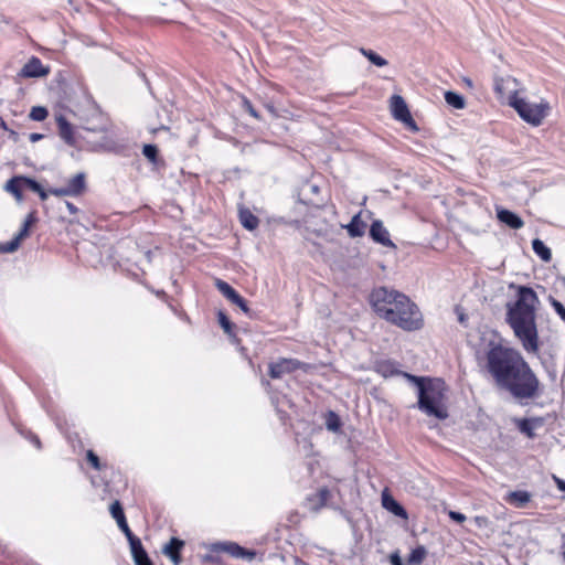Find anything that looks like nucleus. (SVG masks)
<instances>
[{
	"label": "nucleus",
	"instance_id": "nucleus-37",
	"mask_svg": "<svg viewBox=\"0 0 565 565\" xmlns=\"http://www.w3.org/2000/svg\"><path fill=\"white\" fill-rule=\"evenodd\" d=\"M233 305H236L245 315L252 317L250 309L247 305V301L238 294L235 299L232 301Z\"/></svg>",
	"mask_w": 565,
	"mask_h": 565
},
{
	"label": "nucleus",
	"instance_id": "nucleus-23",
	"mask_svg": "<svg viewBox=\"0 0 565 565\" xmlns=\"http://www.w3.org/2000/svg\"><path fill=\"white\" fill-rule=\"evenodd\" d=\"M330 498V490L328 488H320L313 497L309 498V500L313 502L312 508L315 510H320L321 508L327 505V502Z\"/></svg>",
	"mask_w": 565,
	"mask_h": 565
},
{
	"label": "nucleus",
	"instance_id": "nucleus-4",
	"mask_svg": "<svg viewBox=\"0 0 565 565\" xmlns=\"http://www.w3.org/2000/svg\"><path fill=\"white\" fill-rule=\"evenodd\" d=\"M525 362L522 354L512 348L495 344L487 353V369L500 387L518 367Z\"/></svg>",
	"mask_w": 565,
	"mask_h": 565
},
{
	"label": "nucleus",
	"instance_id": "nucleus-48",
	"mask_svg": "<svg viewBox=\"0 0 565 565\" xmlns=\"http://www.w3.org/2000/svg\"><path fill=\"white\" fill-rule=\"evenodd\" d=\"M135 564L136 565H153V563L151 562V559L149 558L148 555L140 559L135 561Z\"/></svg>",
	"mask_w": 565,
	"mask_h": 565
},
{
	"label": "nucleus",
	"instance_id": "nucleus-59",
	"mask_svg": "<svg viewBox=\"0 0 565 565\" xmlns=\"http://www.w3.org/2000/svg\"><path fill=\"white\" fill-rule=\"evenodd\" d=\"M465 82L467 83V85L471 86L472 85V82L470 79H465Z\"/></svg>",
	"mask_w": 565,
	"mask_h": 565
},
{
	"label": "nucleus",
	"instance_id": "nucleus-33",
	"mask_svg": "<svg viewBox=\"0 0 565 565\" xmlns=\"http://www.w3.org/2000/svg\"><path fill=\"white\" fill-rule=\"evenodd\" d=\"M217 320H218V323L220 326L222 327V329L224 330V332L228 335H232L233 334V331H234V323L231 322V320L228 319V317L226 316L225 312L223 311H218L217 312Z\"/></svg>",
	"mask_w": 565,
	"mask_h": 565
},
{
	"label": "nucleus",
	"instance_id": "nucleus-47",
	"mask_svg": "<svg viewBox=\"0 0 565 565\" xmlns=\"http://www.w3.org/2000/svg\"><path fill=\"white\" fill-rule=\"evenodd\" d=\"M390 562H391L392 565H405L403 563L398 552H395V553L391 554Z\"/></svg>",
	"mask_w": 565,
	"mask_h": 565
},
{
	"label": "nucleus",
	"instance_id": "nucleus-38",
	"mask_svg": "<svg viewBox=\"0 0 565 565\" xmlns=\"http://www.w3.org/2000/svg\"><path fill=\"white\" fill-rule=\"evenodd\" d=\"M327 427L332 431H337L340 427L339 417L333 412H330V416L327 420Z\"/></svg>",
	"mask_w": 565,
	"mask_h": 565
},
{
	"label": "nucleus",
	"instance_id": "nucleus-30",
	"mask_svg": "<svg viewBox=\"0 0 565 565\" xmlns=\"http://www.w3.org/2000/svg\"><path fill=\"white\" fill-rule=\"evenodd\" d=\"M427 555V551L425 546L419 545L412 550L411 554L408 555L407 562L411 565H420L423 561L425 559Z\"/></svg>",
	"mask_w": 565,
	"mask_h": 565
},
{
	"label": "nucleus",
	"instance_id": "nucleus-51",
	"mask_svg": "<svg viewBox=\"0 0 565 565\" xmlns=\"http://www.w3.org/2000/svg\"><path fill=\"white\" fill-rule=\"evenodd\" d=\"M36 193L39 194V196H40V199H41L42 201H45V200L47 199V195H49V193H50V192H49V191H45V190L41 186L40 192H36Z\"/></svg>",
	"mask_w": 565,
	"mask_h": 565
},
{
	"label": "nucleus",
	"instance_id": "nucleus-20",
	"mask_svg": "<svg viewBox=\"0 0 565 565\" xmlns=\"http://www.w3.org/2000/svg\"><path fill=\"white\" fill-rule=\"evenodd\" d=\"M375 371L383 377H391L394 375L402 374L396 367V364L392 361H380L375 365ZM405 373H403L404 375Z\"/></svg>",
	"mask_w": 565,
	"mask_h": 565
},
{
	"label": "nucleus",
	"instance_id": "nucleus-27",
	"mask_svg": "<svg viewBox=\"0 0 565 565\" xmlns=\"http://www.w3.org/2000/svg\"><path fill=\"white\" fill-rule=\"evenodd\" d=\"M215 287L231 302L238 295V292L230 284L220 278L215 279Z\"/></svg>",
	"mask_w": 565,
	"mask_h": 565
},
{
	"label": "nucleus",
	"instance_id": "nucleus-50",
	"mask_svg": "<svg viewBox=\"0 0 565 565\" xmlns=\"http://www.w3.org/2000/svg\"><path fill=\"white\" fill-rule=\"evenodd\" d=\"M42 138H43V135L36 134V132L31 134L29 137L30 141H32V142L39 141Z\"/></svg>",
	"mask_w": 565,
	"mask_h": 565
},
{
	"label": "nucleus",
	"instance_id": "nucleus-45",
	"mask_svg": "<svg viewBox=\"0 0 565 565\" xmlns=\"http://www.w3.org/2000/svg\"><path fill=\"white\" fill-rule=\"evenodd\" d=\"M448 515L452 521L457 523H462L466 521V515L457 511H449Z\"/></svg>",
	"mask_w": 565,
	"mask_h": 565
},
{
	"label": "nucleus",
	"instance_id": "nucleus-8",
	"mask_svg": "<svg viewBox=\"0 0 565 565\" xmlns=\"http://www.w3.org/2000/svg\"><path fill=\"white\" fill-rule=\"evenodd\" d=\"M390 106L394 119L403 122L411 130L418 131V127L409 113L408 106L401 95H393Z\"/></svg>",
	"mask_w": 565,
	"mask_h": 565
},
{
	"label": "nucleus",
	"instance_id": "nucleus-34",
	"mask_svg": "<svg viewBox=\"0 0 565 565\" xmlns=\"http://www.w3.org/2000/svg\"><path fill=\"white\" fill-rule=\"evenodd\" d=\"M109 512L111 516L116 520L117 524L126 519L124 509L119 501H114L110 504Z\"/></svg>",
	"mask_w": 565,
	"mask_h": 565
},
{
	"label": "nucleus",
	"instance_id": "nucleus-52",
	"mask_svg": "<svg viewBox=\"0 0 565 565\" xmlns=\"http://www.w3.org/2000/svg\"><path fill=\"white\" fill-rule=\"evenodd\" d=\"M266 109L268 110V113L273 116V117H277V113H276V109L273 105L270 104H266Z\"/></svg>",
	"mask_w": 565,
	"mask_h": 565
},
{
	"label": "nucleus",
	"instance_id": "nucleus-13",
	"mask_svg": "<svg viewBox=\"0 0 565 565\" xmlns=\"http://www.w3.org/2000/svg\"><path fill=\"white\" fill-rule=\"evenodd\" d=\"M184 546V542L178 537H171L169 543L164 546L163 553L170 557L174 565H179L181 563L180 552Z\"/></svg>",
	"mask_w": 565,
	"mask_h": 565
},
{
	"label": "nucleus",
	"instance_id": "nucleus-60",
	"mask_svg": "<svg viewBox=\"0 0 565 565\" xmlns=\"http://www.w3.org/2000/svg\"><path fill=\"white\" fill-rule=\"evenodd\" d=\"M309 203H310V204H312V205H319V204H318V203H316L313 200H310V201H309Z\"/></svg>",
	"mask_w": 565,
	"mask_h": 565
},
{
	"label": "nucleus",
	"instance_id": "nucleus-40",
	"mask_svg": "<svg viewBox=\"0 0 565 565\" xmlns=\"http://www.w3.org/2000/svg\"><path fill=\"white\" fill-rule=\"evenodd\" d=\"M550 300H551V305L554 308V310L556 311V313L561 317L562 320L565 321V307L553 297H551Z\"/></svg>",
	"mask_w": 565,
	"mask_h": 565
},
{
	"label": "nucleus",
	"instance_id": "nucleus-53",
	"mask_svg": "<svg viewBox=\"0 0 565 565\" xmlns=\"http://www.w3.org/2000/svg\"><path fill=\"white\" fill-rule=\"evenodd\" d=\"M487 518L484 516H476L475 518V522L479 525V526H482L483 524L487 523Z\"/></svg>",
	"mask_w": 565,
	"mask_h": 565
},
{
	"label": "nucleus",
	"instance_id": "nucleus-19",
	"mask_svg": "<svg viewBox=\"0 0 565 565\" xmlns=\"http://www.w3.org/2000/svg\"><path fill=\"white\" fill-rule=\"evenodd\" d=\"M366 224L361 220L360 214L352 217L351 222L345 226L351 237H360L365 232Z\"/></svg>",
	"mask_w": 565,
	"mask_h": 565
},
{
	"label": "nucleus",
	"instance_id": "nucleus-18",
	"mask_svg": "<svg viewBox=\"0 0 565 565\" xmlns=\"http://www.w3.org/2000/svg\"><path fill=\"white\" fill-rule=\"evenodd\" d=\"M57 126H58V134L61 138L68 145L74 143L73 138V128L72 125L64 118L63 116H60L57 118Z\"/></svg>",
	"mask_w": 565,
	"mask_h": 565
},
{
	"label": "nucleus",
	"instance_id": "nucleus-39",
	"mask_svg": "<svg viewBox=\"0 0 565 565\" xmlns=\"http://www.w3.org/2000/svg\"><path fill=\"white\" fill-rule=\"evenodd\" d=\"M19 246H20V242L18 239L13 238L12 241L1 245L0 252L12 253V252L17 250Z\"/></svg>",
	"mask_w": 565,
	"mask_h": 565
},
{
	"label": "nucleus",
	"instance_id": "nucleus-12",
	"mask_svg": "<svg viewBox=\"0 0 565 565\" xmlns=\"http://www.w3.org/2000/svg\"><path fill=\"white\" fill-rule=\"evenodd\" d=\"M47 70L43 67V64L39 57H31L26 64L19 72V76L24 78L40 77L47 74Z\"/></svg>",
	"mask_w": 565,
	"mask_h": 565
},
{
	"label": "nucleus",
	"instance_id": "nucleus-3",
	"mask_svg": "<svg viewBox=\"0 0 565 565\" xmlns=\"http://www.w3.org/2000/svg\"><path fill=\"white\" fill-rule=\"evenodd\" d=\"M404 376L416 384L418 391L417 407L423 413L438 419H446L448 417V411L445 405L447 387L443 380L425 379L408 373H405Z\"/></svg>",
	"mask_w": 565,
	"mask_h": 565
},
{
	"label": "nucleus",
	"instance_id": "nucleus-29",
	"mask_svg": "<svg viewBox=\"0 0 565 565\" xmlns=\"http://www.w3.org/2000/svg\"><path fill=\"white\" fill-rule=\"evenodd\" d=\"M36 222L35 212H31L26 215L23 225L19 233L14 236L15 239H18L20 243L23 238H25L29 235L30 227Z\"/></svg>",
	"mask_w": 565,
	"mask_h": 565
},
{
	"label": "nucleus",
	"instance_id": "nucleus-14",
	"mask_svg": "<svg viewBox=\"0 0 565 565\" xmlns=\"http://www.w3.org/2000/svg\"><path fill=\"white\" fill-rule=\"evenodd\" d=\"M498 220L513 230L523 227V220L512 211L501 209L497 213Z\"/></svg>",
	"mask_w": 565,
	"mask_h": 565
},
{
	"label": "nucleus",
	"instance_id": "nucleus-36",
	"mask_svg": "<svg viewBox=\"0 0 565 565\" xmlns=\"http://www.w3.org/2000/svg\"><path fill=\"white\" fill-rule=\"evenodd\" d=\"M21 182L23 185V190L26 189V190H30L35 193L40 192L41 186H42L36 180L31 179L29 177L21 175Z\"/></svg>",
	"mask_w": 565,
	"mask_h": 565
},
{
	"label": "nucleus",
	"instance_id": "nucleus-10",
	"mask_svg": "<svg viewBox=\"0 0 565 565\" xmlns=\"http://www.w3.org/2000/svg\"><path fill=\"white\" fill-rule=\"evenodd\" d=\"M305 364L297 359H280L268 366V374L271 379H280L286 373L302 369Z\"/></svg>",
	"mask_w": 565,
	"mask_h": 565
},
{
	"label": "nucleus",
	"instance_id": "nucleus-22",
	"mask_svg": "<svg viewBox=\"0 0 565 565\" xmlns=\"http://www.w3.org/2000/svg\"><path fill=\"white\" fill-rule=\"evenodd\" d=\"M4 189L10 192L19 202L22 201V191L23 185L21 182V175H17L11 178L7 183Z\"/></svg>",
	"mask_w": 565,
	"mask_h": 565
},
{
	"label": "nucleus",
	"instance_id": "nucleus-44",
	"mask_svg": "<svg viewBox=\"0 0 565 565\" xmlns=\"http://www.w3.org/2000/svg\"><path fill=\"white\" fill-rule=\"evenodd\" d=\"M49 192L55 196H71V192L67 186L50 189Z\"/></svg>",
	"mask_w": 565,
	"mask_h": 565
},
{
	"label": "nucleus",
	"instance_id": "nucleus-57",
	"mask_svg": "<svg viewBox=\"0 0 565 565\" xmlns=\"http://www.w3.org/2000/svg\"><path fill=\"white\" fill-rule=\"evenodd\" d=\"M0 21L4 23H9V21L4 18V15L0 14Z\"/></svg>",
	"mask_w": 565,
	"mask_h": 565
},
{
	"label": "nucleus",
	"instance_id": "nucleus-54",
	"mask_svg": "<svg viewBox=\"0 0 565 565\" xmlns=\"http://www.w3.org/2000/svg\"><path fill=\"white\" fill-rule=\"evenodd\" d=\"M8 132H9V137H10L13 141H17V140H18L19 135H18V132H17V131H14V130H12V129H9V130H8Z\"/></svg>",
	"mask_w": 565,
	"mask_h": 565
},
{
	"label": "nucleus",
	"instance_id": "nucleus-6",
	"mask_svg": "<svg viewBox=\"0 0 565 565\" xmlns=\"http://www.w3.org/2000/svg\"><path fill=\"white\" fill-rule=\"evenodd\" d=\"M510 106L515 109V111L524 121L531 124L532 126H540L543 119L547 116L550 109L547 102H541L536 104L530 103L521 97L510 102Z\"/></svg>",
	"mask_w": 565,
	"mask_h": 565
},
{
	"label": "nucleus",
	"instance_id": "nucleus-56",
	"mask_svg": "<svg viewBox=\"0 0 565 565\" xmlns=\"http://www.w3.org/2000/svg\"><path fill=\"white\" fill-rule=\"evenodd\" d=\"M0 128H2L6 131H8L10 129L7 125V122L2 118H0Z\"/></svg>",
	"mask_w": 565,
	"mask_h": 565
},
{
	"label": "nucleus",
	"instance_id": "nucleus-9",
	"mask_svg": "<svg viewBox=\"0 0 565 565\" xmlns=\"http://www.w3.org/2000/svg\"><path fill=\"white\" fill-rule=\"evenodd\" d=\"M212 551L217 553L223 552L234 558H242L248 562H252L256 557V552L254 550L245 548L234 542L215 543L212 546Z\"/></svg>",
	"mask_w": 565,
	"mask_h": 565
},
{
	"label": "nucleus",
	"instance_id": "nucleus-5",
	"mask_svg": "<svg viewBox=\"0 0 565 565\" xmlns=\"http://www.w3.org/2000/svg\"><path fill=\"white\" fill-rule=\"evenodd\" d=\"M540 385V380L525 361L499 388L509 392L513 398L522 402L539 397Z\"/></svg>",
	"mask_w": 565,
	"mask_h": 565
},
{
	"label": "nucleus",
	"instance_id": "nucleus-25",
	"mask_svg": "<svg viewBox=\"0 0 565 565\" xmlns=\"http://www.w3.org/2000/svg\"><path fill=\"white\" fill-rule=\"evenodd\" d=\"M532 248H533L534 253L543 262H550L552 259V252H551V249L540 238H534L532 241Z\"/></svg>",
	"mask_w": 565,
	"mask_h": 565
},
{
	"label": "nucleus",
	"instance_id": "nucleus-26",
	"mask_svg": "<svg viewBox=\"0 0 565 565\" xmlns=\"http://www.w3.org/2000/svg\"><path fill=\"white\" fill-rule=\"evenodd\" d=\"M128 542L134 562L148 555L139 537H130Z\"/></svg>",
	"mask_w": 565,
	"mask_h": 565
},
{
	"label": "nucleus",
	"instance_id": "nucleus-17",
	"mask_svg": "<svg viewBox=\"0 0 565 565\" xmlns=\"http://www.w3.org/2000/svg\"><path fill=\"white\" fill-rule=\"evenodd\" d=\"M66 186L71 192V196L79 195L86 188L85 174L83 172L77 173L68 180Z\"/></svg>",
	"mask_w": 565,
	"mask_h": 565
},
{
	"label": "nucleus",
	"instance_id": "nucleus-21",
	"mask_svg": "<svg viewBox=\"0 0 565 565\" xmlns=\"http://www.w3.org/2000/svg\"><path fill=\"white\" fill-rule=\"evenodd\" d=\"M531 501V494L527 491H512L508 495V502L516 508H523Z\"/></svg>",
	"mask_w": 565,
	"mask_h": 565
},
{
	"label": "nucleus",
	"instance_id": "nucleus-42",
	"mask_svg": "<svg viewBox=\"0 0 565 565\" xmlns=\"http://www.w3.org/2000/svg\"><path fill=\"white\" fill-rule=\"evenodd\" d=\"M86 458L88 460V462L96 469V470H99L100 469V462H99V458L98 456L93 451V450H88L87 454H86Z\"/></svg>",
	"mask_w": 565,
	"mask_h": 565
},
{
	"label": "nucleus",
	"instance_id": "nucleus-41",
	"mask_svg": "<svg viewBox=\"0 0 565 565\" xmlns=\"http://www.w3.org/2000/svg\"><path fill=\"white\" fill-rule=\"evenodd\" d=\"M243 107L252 117L258 120L260 119L258 111L254 108V106L247 98L243 99Z\"/></svg>",
	"mask_w": 565,
	"mask_h": 565
},
{
	"label": "nucleus",
	"instance_id": "nucleus-31",
	"mask_svg": "<svg viewBox=\"0 0 565 565\" xmlns=\"http://www.w3.org/2000/svg\"><path fill=\"white\" fill-rule=\"evenodd\" d=\"M360 52L362 53V55H364L372 64L376 65V66H380V67H383V66H386L387 65V61L380 56L377 53H375L374 51L372 50H366L364 47L360 49Z\"/></svg>",
	"mask_w": 565,
	"mask_h": 565
},
{
	"label": "nucleus",
	"instance_id": "nucleus-49",
	"mask_svg": "<svg viewBox=\"0 0 565 565\" xmlns=\"http://www.w3.org/2000/svg\"><path fill=\"white\" fill-rule=\"evenodd\" d=\"M306 189H308V190H309L311 193H313V194H317V193H319V191H320V188H319V185H317V184H307V185L302 189V191H305Z\"/></svg>",
	"mask_w": 565,
	"mask_h": 565
},
{
	"label": "nucleus",
	"instance_id": "nucleus-58",
	"mask_svg": "<svg viewBox=\"0 0 565 565\" xmlns=\"http://www.w3.org/2000/svg\"><path fill=\"white\" fill-rule=\"evenodd\" d=\"M34 445H35L38 448H41V443H40L39 438H35Z\"/></svg>",
	"mask_w": 565,
	"mask_h": 565
},
{
	"label": "nucleus",
	"instance_id": "nucleus-1",
	"mask_svg": "<svg viewBox=\"0 0 565 565\" xmlns=\"http://www.w3.org/2000/svg\"><path fill=\"white\" fill-rule=\"evenodd\" d=\"M540 303L536 292L527 286H520L516 299L507 303L505 321L514 335L529 353L539 351V333L536 327V309Z\"/></svg>",
	"mask_w": 565,
	"mask_h": 565
},
{
	"label": "nucleus",
	"instance_id": "nucleus-28",
	"mask_svg": "<svg viewBox=\"0 0 565 565\" xmlns=\"http://www.w3.org/2000/svg\"><path fill=\"white\" fill-rule=\"evenodd\" d=\"M445 100L449 106L454 107L455 109H463L466 106L463 96L451 90L445 93Z\"/></svg>",
	"mask_w": 565,
	"mask_h": 565
},
{
	"label": "nucleus",
	"instance_id": "nucleus-16",
	"mask_svg": "<svg viewBox=\"0 0 565 565\" xmlns=\"http://www.w3.org/2000/svg\"><path fill=\"white\" fill-rule=\"evenodd\" d=\"M542 424L543 419L540 417L523 418L518 420V428L529 438H533L535 436L534 428L541 426Z\"/></svg>",
	"mask_w": 565,
	"mask_h": 565
},
{
	"label": "nucleus",
	"instance_id": "nucleus-7",
	"mask_svg": "<svg viewBox=\"0 0 565 565\" xmlns=\"http://www.w3.org/2000/svg\"><path fill=\"white\" fill-rule=\"evenodd\" d=\"M494 92L499 99H505L508 100V104L510 105V102H513L514 99H519V92H520V83L519 81L511 76H501L494 78L493 84Z\"/></svg>",
	"mask_w": 565,
	"mask_h": 565
},
{
	"label": "nucleus",
	"instance_id": "nucleus-2",
	"mask_svg": "<svg viewBox=\"0 0 565 565\" xmlns=\"http://www.w3.org/2000/svg\"><path fill=\"white\" fill-rule=\"evenodd\" d=\"M370 301L380 318L405 331L423 327V316L416 303L395 289L377 287L371 292Z\"/></svg>",
	"mask_w": 565,
	"mask_h": 565
},
{
	"label": "nucleus",
	"instance_id": "nucleus-35",
	"mask_svg": "<svg viewBox=\"0 0 565 565\" xmlns=\"http://www.w3.org/2000/svg\"><path fill=\"white\" fill-rule=\"evenodd\" d=\"M49 116V111L45 107L34 106L32 107L29 117L34 121H43Z\"/></svg>",
	"mask_w": 565,
	"mask_h": 565
},
{
	"label": "nucleus",
	"instance_id": "nucleus-55",
	"mask_svg": "<svg viewBox=\"0 0 565 565\" xmlns=\"http://www.w3.org/2000/svg\"><path fill=\"white\" fill-rule=\"evenodd\" d=\"M66 206L71 213L75 214L77 212V207L73 203L66 202Z\"/></svg>",
	"mask_w": 565,
	"mask_h": 565
},
{
	"label": "nucleus",
	"instance_id": "nucleus-32",
	"mask_svg": "<svg viewBox=\"0 0 565 565\" xmlns=\"http://www.w3.org/2000/svg\"><path fill=\"white\" fill-rule=\"evenodd\" d=\"M142 154L153 164H157L159 161V150L156 145H145L142 148Z\"/></svg>",
	"mask_w": 565,
	"mask_h": 565
},
{
	"label": "nucleus",
	"instance_id": "nucleus-46",
	"mask_svg": "<svg viewBox=\"0 0 565 565\" xmlns=\"http://www.w3.org/2000/svg\"><path fill=\"white\" fill-rule=\"evenodd\" d=\"M553 481L555 482L558 490L563 491L565 493V481L557 477L556 475L552 476Z\"/></svg>",
	"mask_w": 565,
	"mask_h": 565
},
{
	"label": "nucleus",
	"instance_id": "nucleus-15",
	"mask_svg": "<svg viewBox=\"0 0 565 565\" xmlns=\"http://www.w3.org/2000/svg\"><path fill=\"white\" fill-rule=\"evenodd\" d=\"M382 504L387 511H390L394 515L405 520L408 518L404 507H402L392 495L385 492L382 495Z\"/></svg>",
	"mask_w": 565,
	"mask_h": 565
},
{
	"label": "nucleus",
	"instance_id": "nucleus-24",
	"mask_svg": "<svg viewBox=\"0 0 565 565\" xmlns=\"http://www.w3.org/2000/svg\"><path fill=\"white\" fill-rule=\"evenodd\" d=\"M239 221L242 225L249 231L257 228L259 220L249 210L239 211Z\"/></svg>",
	"mask_w": 565,
	"mask_h": 565
},
{
	"label": "nucleus",
	"instance_id": "nucleus-43",
	"mask_svg": "<svg viewBox=\"0 0 565 565\" xmlns=\"http://www.w3.org/2000/svg\"><path fill=\"white\" fill-rule=\"evenodd\" d=\"M118 527L124 532L125 536L127 537V540H130V537H134L136 536L131 530L129 529L128 526V523H127V520L125 519L124 521L119 522L118 524Z\"/></svg>",
	"mask_w": 565,
	"mask_h": 565
},
{
	"label": "nucleus",
	"instance_id": "nucleus-11",
	"mask_svg": "<svg viewBox=\"0 0 565 565\" xmlns=\"http://www.w3.org/2000/svg\"><path fill=\"white\" fill-rule=\"evenodd\" d=\"M371 238L386 247H395L394 243L390 238L388 231L384 227L383 222L375 220L372 222L370 227Z\"/></svg>",
	"mask_w": 565,
	"mask_h": 565
}]
</instances>
